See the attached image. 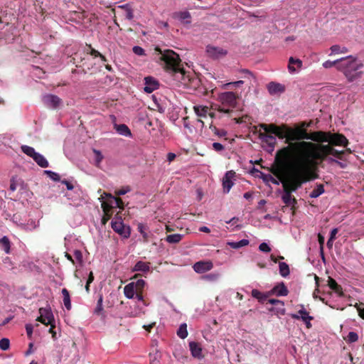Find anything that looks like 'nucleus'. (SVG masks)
<instances>
[{"instance_id":"1","label":"nucleus","mask_w":364,"mask_h":364,"mask_svg":"<svg viewBox=\"0 0 364 364\" xmlns=\"http://www.w3.org/2000/svg\"><path fill=\"white\" fill-rule=\"evenodd\" d=\"M275 162L277 168L274 174L277 176L283 187L282 200L287 205L294 206L297 200L291 193L301 188L303 183L316 178V176H312L305 164H301L291 154L283 156L281 149L277 151Z\"/></svg>"},{"instance_id":"2","label":"nucleus","mask_w":364,"mask_h":364,"mask_svg":"<svg viewBox=\"0 0 364 364\" xmlns=\"http://www.w3.org/2000/svg\"><path fill=\"white\" fill-rule=\"evenodd\" d=\"M283 156L291 154L301 164H305L307 171L312 176L318 175L313 171L317 161H324L327 156L332 155L342 160L346 151H338L329 144H315L311 141H299L290 144L281 149Z\"/></svg>"},{"instance_id":"3","label":"nucleus","mask_w":364,"mask_h":364,"mask_svg":"<svg viewBox=\"0 0 364 364\" xmlns=\"http://www.w3.org/2000/svg\"><path fill=\"white\" fill-rule=\"evenodd\" d=\"M155 50L161 54L160 60L164 62V68L166 71L178 75L181 77V83L188 88L193 90L200 89V80L196 76L191 77L186 73L178 54L172 50L162 51L159 47H156Z\"/></svg>"},{"instance_id":"4","label":"nucleus","mask_w":364,"mask_h":364,"mask_svg":"<svg viewBox=\"0 0 364 364\" xmlns=\"http://www.w3.org/2000/svg\"><path fill=\"white\" fill-rule=\"evenodd\" d=\"M363 63L356 57L348 55L340 58L338 71L342 72L348 81L352 82L360 77L361 72L358 71L363 68Z\"/></svg>"},{"instance_id":"5","label":"nucleus","mask_w":364,"mask_h":364,"mask_svg":"<svg viewBox=\"0 0 364 364\" xmlns=\"http://www.w3.org/2000/svg\"><path fill=\"white\" fill-rule=\"evenodd\" d=\"M306 126V123L303 122L301 127H296L295 129L289 127V137L287 138V141L292 142L293 141H297L296 142H299L307 139L308 132L304 128Z\"/></svg>"},{"instance_id":"6","label":"nucleus","mask_w":364,"mask_h":364,"mask_svg":"<svg viewBox=\"0 0 364 364\" xmlns=\"http://www.w3.org/2000/svg\"><path fill=\"white\" fill-rule=\"evenodd\" d=\"M327 139L326 142H328L329 145L332 146H343L346 147L349 143L348 139L343 134L339 133L332 134L328 132Z\"/></svg>"},{"instance_id":"7","label":"nucleus","mask_w":364,"mask_h":364,"mask_svg":"<svg viewBox=\"0 0 364 364\" xmlns=\"http://www.w3.org/2000/svg\"><path fill=\"white\" fill-rule=\"evenodd\" d=\"M39 314L40 316L36 318L37 321H39L46 326H48L51 322H55L54 316L50 308H40Z\"/></svg>"},{"instance_id":"8","label":"nucleus","mask_w":364,"mask_h":364,"mask_svg":"<svg viewBox=\"0 0 364 364\" xmlns=\"http://www.w3.org/2000/svg\"><path fill=\"white\" fill-rule=\"evenodd\" d=\"M42 100L46 107L52 109H57L63 105V100L57 95L52 94L45 95Z\"/></svg>"},{"instance_id":"9","label":"nucleus","mask_w":364,"mask_h":364,"mask_svg":"<svg viewBox=\"0 0 364 364\" xmlns=\"http://www.w3.org/2000/svg\"><path fill=\"white\" fill-rule=\"evenodd\" d=\"M237 96L232 92H223L219 95V100L223 105L235 107Z\"/></svg>"},{"instance_id":"10","label":"nucleus","mask_w":364,"mask_h":364,"mask_svg":"<svg viewBox=\"0 0 364 364\" xmlns=\"http://www.w3.org/2000/svg\"><path fill=\"white\" fill-rule=\"evenodd\" d=\"M111 225L114 232L124 238H128L130 236L129 227L125 226L122 220L112 221Z\"/></svg>"},{"instance_id":"11","label":"nucleus","mask_w":364,"mask_h":364,"mask_svg":"<svg viewBox=\"0 0 364 364\" xmlns=\"http://www.w3.org/2000/svg\"><path fill=\"white\" fill-rule=\"evenodd\" d=\"M213 267V264L211 261H198L193 266L194 271L198 274H203L210 271Z\"/></svg>"},{"instance_id":"12","label":"nucleus","mask_w":364,"mask_h":364,"mask_svg":"<svg viewBox=\"0 0 364 364\" xmlns=\"http://www.w3.org/2000/svg\"><path fill=\"white\" fill-rule=\"evenodd\" d=\"M235 172L233 171H227L225 174L224 177L223 178V187L224 193H229L230 188L234 185L232 179L235 178Z\"/></svg>"},{"instance_id":"13","label":"nucleus","mask_w":364,"mask_h":364,"mask_svg":"<svg viewBox=\"0 0 364 364\" xmlns=\"http://www.w3.org/2000/svg\"><path fill=\"white\" fill-rule=\"evenodd\" d=\"M328 132H325L323 131L313 132L310 134L308 133L307 139L318 142L317 144L321 142H326L328 141Z\"/></svg>"},{"instance_id":"14","label":"nucleus","mask_w":364,"mask_h":364,"mask_svg":"<svg viewBox=\"0 0 364 364\" xmlns=\"http://www.w3.org/2000/svg\"><path fill=\"white\" fill-rule=\"evenodd\" d=\"M206 51L213 58H219L227 55L228 52L223 48L208 46Z\"/></svg>"},{"instance_id":"15","label":"nucleus","mask_w":364,"mask_h":364,"mask_svg":"<svg viewBox=\"0 0 364 364\" xmlns=\"http://www.w3.org/2000/svg\"><path fill=\"white\" fill-rule=\"evenodd\" d=\"M259 138L262 142L267 144L271 151L274 149L277 144V139L275 136H273L272 134H267V133H262V132H259Z\"/></svg>"},{"instance_id":"16","label":"nucleus","mask_w":364,"mask_h":364,"mask_svg":"<svg viewBox=\"0 0 364 364\" xmlns=\"http://www.w3.org/2000/svg\"><path fill=\"white\" fill-rule=\"evenodd\" d=\"M144 80H145V87H144V90L146 93H151L153 91L158 89L159 82L154 77H146L144 78Z\"/></svg>"},{"instance_id":"17","label":"nucleus","mask_w":364,"mask_h":364,"mask_svg":"<svg viewBox=\"0 0 364 364\" xmlns=\"http://www.w3.org/2000/svg\"><path fill=\"white\" fill-rule=\"evenodd\" d=\"M289 127L286 124H282L278 127V129L275 132L274 135L277 136L280 139H285V143L288 144V146L290 145L292 142L287 141V138L289 137Z\"/></svg>"},{"instance_id":"18","label":"nucleus","mask_w":364,"mask_h":364,"mask_svg":"<svg viewBox=\"0 0 364 364\" xmlns=\"http://www.w3.org/2000/svg\"><path fill=\"white\" fill-rule=\"evenodd\" d=\"M118 9L122 10V14L128 20H132L134 18V7L133 3H128L118 6Z\"/></svg>"},{"instance_id":"19","label":"nucleus","mask_w":364,"mask_h":364,"mask_svg":"<svg viewBox=\"0 0 364 364\" xmlns=\"http://www.w3.org/2000/svg\"><path fill=\"white\" fill-rule=\"evenodd\" d=\"M268 92L270 95H274L282 93L285 91V86L275 82H269L267 86Z\"/></svg>"},{"instance_id":"20","label":"nucleus","mask_w":364,"mask_h":364,"mask_svg":"<svg viewBox=\"0 0 364 364\" xmlns=\"http://www.w3.org/2000/svg\"><path fill=\"white\" fill-rule=\"evenodd\" d=\"M174 18L178 19L183 24H189L191 23V16L189 11H178L173 14Z\"/></svg>"},{"instance_id":"21","label":"nucleus","mask_w":364,"mask_h":364,"mask_svg":"<svg viewBox=\"0 0 364 364\" xmlns=\"http://www.w3.org/2000/svg\"><path fill=\"white\" fill-rule=\"evenodd\" d=\"M291 317L294 319H301L302 321L314 319L313 316H309V312L304 309L303 305H301V309L298 311V314H292Z\"/></svg>"},{"instance_id":"22","label":"nucleus","mask_w":364,"mask_h":364,"mask_svg":"<svg viewBox=\"0 0 364 364\" xmlns=\"http://www.w3.org/2000/svg\"><path fill=\"white\" fill-rule=\"evenodd\" d=\"M273 294L278 296H287L289 291L284 282H281L272 289Z\"/></svg>"},{"instance_id":"23","label":"nucleus","mask_w":364,"mask_h":364,"mask_svg":"<svg viewBox=\"0 0 364 364\" xmlns=\"http://www.w3.org/2000/svg\"><path fill=\"white\" fill-rule=\"evenodd\" d=\"M190 350L193 357L200 358L202 357V349L199 343L191 341L189 343Z\"/></svg>"},{"instance_id":"24","label":"nucleus","mask_w":364,"mask_h":364,"mask_svg":"<svg viewBox=\"0 0 364 364\" xmlns=\"http://www.w3.org/2000/svg\"><path fill=\"white\" fill-rule=\"evenodd\" d=\"M328 285L330 289L334 291L339 296H342L343 295L341 286L339 285L334 279L329 277L328 280Z\"/></svg>"},{"instance_id":"25","label":"nucleus","mask_w":364,"mask_h":364,"mask_svg":"<svg viewBox=\"0 0 364 364\" xmlns=\"http://www.w3.org/2000/svg\"><path fill=\"white\" fill-rule=\"evenodd\" d=\"M136 286L134 282H131L126 285L124 288V293L127 298L132 299L136 293Z\"/></svg>"},{"instance_id":"26","label":"nucleus","mask_w":364,"mask_h":364,"mask_svg":"<svg viewBox=\"0 0 364 364\" xmlns=\"http://www.w3.org/2000/svg\"><path fill=\"white\" fill-rule=\"evenodd\" d=\"M261 129L264 130L262 133H267V134H274L278 129V125L275 124H260L259 125Z\"/></svg>"},{"instance_id":"27","label":"nucleus","mask_w":364,"mask_h":364,"mask_svg":"<svg viewBox=\"0 0 364 364\" xmlns=\"http://www.w3.org/2000/svg\"><path fill=\"white\" fill-rule=\"evenodd\" d=\"M150 263L149 262H145L143 261H139L136 263L133 268L134 272H148L150 271Z\"/></svg>"},{"instance_id":"28","label":"nucleus","mask_w":364,"mask_h":364,"mask_svg":"<svg viewBox=\"0 0 364 364\" xmlns=\"http://www.w3.org/2000/svg\"><path fill=\"white\" fill-rule=\"evenodd\" d=\"M33 159L35 162L42 168H47L49 165L48 161L41 154L36 153L35 156H33Z\"/></svg>"},{"instance_id":"29","label":"nucleus","mask_w":364,"mask_h":364,"mask_svg":"<svg viewBox=\"0 0 364 364\" xmlns=\"http://www.w3.org/2000/svg\"><path fill=\"white\" fill-rule=\"evenodd\" d=\"M193 109L197 116L200 117H205L208 114L209 108L207 106L196 105Z\"/></svg>"},{"instance_id":"30","label":"nucleus","mask_w":364,"mask_h":364,"mask_svg":"<svg viewBox=\"0 0 364 364\" xmlns=\"http://www.w3.org/2000/svg\"><path fill=\"white\" fill-rule=\"evenodd\" d=\"M115 128L117 132L121 135L125 136H130L132 135L129 128L126 124H115Z\"/></svg>"},{"instance_id":"31","label":"nucleus","mask_w":364,"mask_h":364,"mask_svg":"<svg viewBox=\"0 0 364 364\" xmlns=\"http://www.w3.org/2000/svg\"><path fill=\"white\" fill-rule=\"evenodd\" d=\"M62 294L63 297V304L65 305V307L66 308L67 310L69 311L71 309V301L70 293L67 289L63 288L62 289Z\"/></svg>"},{"instance_id":"32","label":"nucleus","mask_w":364,"mask_h":364,"mask_svg":"<svg viewBox=\"0 0 364 364\" xmlns=\"http://www.w3.org/2000/svg\"><path fill=\"white\" fill-rule=\"evenodd\" d=\"M104 194H105V197L111 199L110 200L111 203H114L116 204L117 208L122 209V210L124 209V202H123L122 199H121L120 198L114 197L110 193H105Z\"/></svg>"},{"instance_id":"33","label":"nucleus","mask_w":364,"mask_h":364,"mask_svg":"<svg viewBox=\"0 0 364 364\" xmlns=\"http://www.w3.org/2000/svg\"><path fill=\"white\" fill-rule=\"evenodd\" d=\"M279 274L283 277H287L290 274L289 267V265L284 262H280L279 263Z\"/></svg>"},{"instance_id":"34","label":"nucleus","mask_w":364,"mask_h":364,"mask_svg":"<svg viewBox=\"0 0 364 364\" xmlns=\"http://www.w3.org/2000/svg\"><path fill=\"white\" fill-rule=\"evenodd\" d=\"M294 65H297L299 68L302 65V62L299 59H294L293 57H291L289 60L288 69L290 73H294L296 71Z\"/></svg>"},{"instance_id":"35","label":"nucleus","mask_w":364,"mask_h":364,"mask_svg":"<svg viewBox=\"0 0 364 364\" xmlns=\"http://www.w3.org/2000/svg\"><path fill=\"white\" fill-rule=\"evenodd\" d=\"M249 244V240L246 239L241 240L238 242H228V245L233 249H239L242 247L247 246Z\"/></svg>"},{"instance_id":"36","label":"nucleus","mask_w":364,"mask_h":364,"mask_svg":"<svg viewBox=\"0 0 364 364\" xmlns=\"http://www.w3.org/2000/svg\"><path fill=\"white\" fill-rule=\"evenodd\" d=\"M251 294L254 298L258 299V301L261 303H265L267 300V296L262 294L257 289L252 290Z\"/></svg>"},{"instance_id":"37","label":"nucleus","mask_w":364,"mask_h":364,"mask_svg":"<svg viewBox=\"0 0 364 364\" xmlns=\"http://www.w3.org/2000/svg\"><path fill=\"white\" fill-rule=\"evenodd\" d=\"M324 193V186L323 184H318L316 187L311 192L309 196L312 198H318Z\"/></svg>"},{"instance_id":"38","label":"nucleus","mask_w":364,"mask_h":364,"mask_svg":"<svg viewBox=\"0 0 364 364\" xmlns=\"http://www.w3.org/2000/svg\"><path fill=\"white\" fill-rule=\"evenodd\" d=\"M177 336L184 339L188 336L187 324L186 323H181L177 330Z\"/></svg>"},{"instance_id":"39","label":"nucleus","mask_w":364,"mask_h":364,"mask_svg":"<svg viewBox=\"0 0 364 364\" xmlns=\"http://www.w3.org/2000/svg\"><path fill=\"white\" fill-rule=\"evenodd\" d=\"M182 239V235L180 234H173L167 235L166 240L168 243L174 244L179 242Z\"/></svg>"},{"instance_id":"40","label":"nucleus","mask_w":364,"mask_h":364,"mask_svg":"<svg viewBox=\"0 0 364 364\" xmlns=\"http://www.w3.org/2000/svg\"><path fill=\"white\" fill-rule=\"evenodd\" d=\"M331 51V55L332 54H338V53H346L348 52V48L346 47H341L338 45H333L330 48Z\"/></svg>"},{"instance_id":"41","label":"nucleus","mask_w":364,"mask_h":364,"mask_svg":"<svg viewBox=\"0 0 364 364\" xmlns=\"http://www.w3.org/2000/svg\"><path fill=\"white\" fill-rule=\"evenodd\" d=\"M21 149L25 154L31 157L32 159L33 158V156H35L37 153L33 147L27 145H22Z\"/></svg>"},{"instance_id":"42","label":"nucleus","mask_w":364,"mask_h":364,"mask_svg":"<svg viewBox=\"0 0 364 364\" xmlns=\"http://www.w3.org/2000/svg\"><path fill=\"white\" fill-rule=\"evenodd\" d=\"M339 65H340V59L331 61V60H326L323 63V66L325 68H331L333 66L336 68V69L339 70Z\"/></svg>"},{"instance_id":"43","label":"nucleus","mask_w":364,"mask_h":364,"mask_svg":"<svg viewBox=\"0 0 364 364\" xmlns=\"http://www.w3.org/2000/svg\"><path fill=\"white\" fill-rule=\"evenodd\" d=\"M0 242L3 245V249L5 251L6 253L10 252V241L9 238L6 236H4L2 238L0 239Z\"/></svg>"},{"instance_id":"44","label":"nucleus","mask_w":364,"mask_h":364,"mask_svg":"<svg viewBox=\"0 0 364 364\" xmlns=\"http://www.w3.org/2000/svg\"><path fill=\"white\" fill-rule=\"evenodd\" d=\"M112 204V203H111L110 201H109V203H108V202H102V208L105 215H108V214H112V209L113 206Z\"/></svg>"},{"instance_id":"45","label":"nucleus","mask_w":364,"mask_h":364,"mask_svg":"<svg viewBox=\"0 0 364 364\" xmlns=\"http://www.w3.org/2000/svg\"><path fill=\"white\" fill-rule=\"evenodd\" d=\"M348 343H354L358 341V335L357 333L350 331L348 333V336L344 338Z\"/></svg>"},{"instance_id":"46","label":"nucleus","mask_w":364,"mask_h":364,"mask_svg":"<svg viewBox=\"0 0 364 364\" xmlns=\"http://www.w3.org/2000/svg\"><path fill=\"white\" fill-rule=\"evenodd\" d=\"M146 229V226L142 223H139L137 226V230L142 235L144 241H147L149 237Z\"/></svg>"},{"instance_id":"47","label":"nucleus","mask_w":364,"mask_h":364,"mask_svg":"<svg viewBox=\"0 0 364 364\" xmlns=\"http://www.w3.org/2000/svg\"><path fill=\"white\" fill-rule=\"evenodd\" d=\"M210 129L215 135L220 137L227 135V132L225 129H218L215 126L210 125Z\"/></svg>"},{"instance_id":"48","label":"nucleus","mask_w":364,"mask_h":364,"mask_svg":"<svg viewBox=\"0 0 364 364\" xmlns=\"http://www.w3.org/2000/svg\"><path fill=\"white\" fill-rule=\"evenodd\" d=\"M44 172L53 181H60V177L58 173L53 172L52 171H49V170L45 171Z\"/></svg>"},{"instance_id":"49","label":"nucleus","mask_w":364,"mask_h":364,"mask_svg":"<svg viewBox=\"0 0 364 364\" xmlns=\"http://www.w3.org/2000/svg\"><path fill=\"white\" fill-rule=\"evenodd\" d=\"M102 301H103V298H102V296L101 295L97 301V306L95 309V313L96 314H100L101 312L103 310V307H102Z\"/></svg>"},{"instance_id":"50","label":"nucleus","mask_w":364,"mask_h":364,"mask_svg":"<svg viewBox=\"0 0 364 364\" xmlns=\"http://www.w3.org/2000/svg\"><path fill=\"white\" fill-rule=\"evenodd\" d=\"M9 340L8 338H2L0 340V348L3 350H6L9 348Z\"/></svg>"},{"instance_id":"51","label":"nucleus","mask_w":364,"mask_h":364,"mask_svg":"<svg viewBox=\"0 0 364 364\" xmlns=\"http://www.w3.org/2000/svg\"><path fill=\"white\" fill-rule=\"evenodd\" d=\"M318 243L320 245V252H321V258L324 261L325 260V257H324V255H323L324 237L321 234H318Z\"/></svg>"},{"instance_id":"52","label":"nucleus","mask_w":364,"mask_h":364,"mask_svg":"<svg viewBox=\"0 0 364 364\" xmlns=\"http://www.w3.org/2000/svg\"><path fill=\"white\" fill-rule=\"evenodd\" d=\"M134 286H136V289L137 291H143V289L145 286V282L143 279H138L134 283Z\"/></svg>"},{"instance_id":"53","label":"nucleus","mask_w":364,"mask_h":364,"mask_svg":"<svg viewBox=\"0 0 364 364\" xmlns=\"http://www.w3.org/2000/svg\"><path fill=\"white\" fill-rule=\"evenodd\" d=\"M355 307L357 309L358 315L360 318L364 319V304H355Z\"/></svg>"},{"instance_id":"54","label":"nucleus","mask_w":364,"mask_h":364,"mask_svg":"<svg viewBox=\"0 0 364 364\" xmlns=\"http://www.w3.org/2000/svg\"><path fill=\"white\" fill-rule=\"evenodd\" d=\"M133 52L137 55H144L145 50L140 46H136L133 47Z\"/></svg>"},{"instance_id":"55","label":"nucleus","mask_w":364,"mask_h":364,"mask_svg":"<svg viewBox=\"0 0 364 364\" xmlns=\"http://www.w3.org/2000/svg\"><path fill=\"white\" fill-rule=\"evenodd\" d=\"M74 257L79 264H81L82 263V254L80 250H75L74 251Z\"/></svg>"},{"instance_id":"56","label":"nucleus","mask_w":364,"mask_h":364,"mask_svg":"<svg viewBox=\"0 0 364 364\" xmlns=\"http://www.w3.org/2000/svg\"><path fill=\"white\" fill-rule=\"evenodd\" d=\"M266 302L271 304L272 305H275V306L280 305L282 307H283L284 305L283 301L278 300V299H269L267 298V300Z\"/></svg>"},{"instance_id":"57","label":"nucleus","mask_w":364,"mask_h":364,"mask_svg":"<svg viewBox=\"0 0 364 364\" xmlns=\"http://www.w3.org/2000/svg\"><path fill=\"white\" fill-rule=\"evenodd\" d=\"M131 191V188L129 186L123 187L122 188L115 191V194L117 196H122L126 194L127 193Z\"/></svg>"},{"instance_id":"58","label":"nucleus","mask_w":364,"mask_h":364,"mask_svg":"<svg viewBox=\"0 0 364 364\" xmlns=\"http://www.w3.org/2000/svg\"><path fill=\"white\" fill-rule=\"evenodd\" d=\"M259 250L264 252H269L271 251V248L266 242H262L259 246Z\"/></svg>"},{"instance_id":"59","label":"nucleus","mask_w":364,"mask_h":364,"mask_svg":"<svg viewBox=\"0 0 364 364\" xmlns=\"http://www.w3.org/2000/svg\"><path fill=\"white\" fill-rule=\"evenodd\" d=\"M244 82L242 80H238L236 82H229L226 83L223 85L224 88L229 89L231 85H234L235 87L240 86V85H242Z\"/></svg>"},{"instance_id":"60","label":"nucleus","mask_w":364,"mask_h":364,"mask_svg":"<svg viewBox=\"0 0 364 364\" xmlns=\"http://www.w3.org/2000/svg\"><path fill=\"white\" fill-rule=\"evenodd\" d=\"M87 46L88 47V48H89V50H90L89 53H90L91 55H92V56H94V57H95V58H96V57H99L100 55H101V53H100L98 50H97L94 49V48L91 46V45H87Z\"/></svg>"},{"instance_id":"61","label":"nucleus","mask_w":364,"mask_h":364,"mask_svg":"<svg viewBox=\"0 0 364 364\" xmlns=\"http://www.w3.org/2000/svg\"><path fill=\"white\" fill-rule=\"evenodd\" d=\"M212 146H213V149L215 151H223L225 149L224 146L218 142H214Z\"/></svg>"},{"instance_id":"62","label":"nucleus","mask_w":364,"mask_h":364,"mask_svg":"<svg viewBox=\"0 0 364 364\" xmlns=\"http://www.w3.org/2000/svg\"><path fill=\"white\" fill-rule=\"evenodd\" d=\"M33 329V326L31 324H26V333H27V336H28V337L29 338H32Z\"/></svg>"},{"instance_id":"63","label":"nucleus","mask_w":364,"mask_h":364,"mask_svg":"<svg viewBox=\"0 0 364 364\" xmlns=\"http://www.w3.org/2000/svg\"><path fill=\"white\" fill-rule=\"evenodd\" d=\"M94 153L95 154L97 163H100L103 159V156L102 155L101 152L100 151L94 149Z\"/></svg>"},{"instance_id":"64","label":"nucleus","mask_w":364,"mask_h":364,"mask_svg":"<svg viewBox=\"0 0 364 364\" xmlns=\"http://www.w3.org/2000/svg\"><path fill=\"white\" fill-rule=\"evenodd\" d=\"M61 183L66 186L68 190H73L74 188V186L67 180L64 179L61 181Z\"/></svg>"}]
</instances>
